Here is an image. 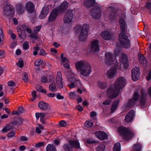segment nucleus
Masks as SVG:
<instances>
[{"mask_svg":"<svg viewBox=\"0 0 151 151\" xmlns=\"http://www.w3.org/2000/svg\"><path fill=\"white\" fill-rule=\"evenodd\" d=\"M5 51L3 50H0V58H3L4 56Z\"/></svg>","mask_w":151,"mask_h":151,"instance_id":"052dcab7","label":"nucleus"},{"mask_svg":"<svg viewBox=\"0 0 151 151\" xmlns=\"http://www.w3.org/2000/svg\"><path fill=\"white\" fill-rule=\"evenodd\" d=\"M49 89L53 92H55L57 91L56 87L54 83L52 82L50 84Z\"/></svg>","mask_w":151,"mask_h":151,"instance_id":"72a5a7b5","label":"nucleus"},{"mask_svg":"<svg viewBox=\"0 0 151 151\" xmlns=\"http://www.w3.org/2000/svg\"><path fill=\"white\" fill-rule=\"evenodd\" d=\"M14 13V9L12 5H7L4 6L3 11V14L4 16L12 17Z\"/></svg>","mask_w":151,"mask_h":151,"instance_id":"6e6552de","label":"nucleus"},{"mask_svg":"<svg viewBox=\"0 0 151 151\" xmlns=\"http://www.w3.org/2000/svg\"><path fill=\"white\" fill-rule=\"evenodd\" d=\"M59 124L60 126L62 127H64L67 125V123L64 120H62L59 122Z\"/></svg>","mask_w":151,"mask_h":151,"instance_id":"4d7b16f0","label":"nucleus"},{"mask_svg":"<svg viewBox=\"0 0 151 151\" xmlns=\"http://www.w3.org/2000/svg\"><path fill=\"white\" fill-rule=\"evenodd\" d=\"M25 7L29 13L33 12L35 8L33 4L30 1H28L26 3Z\"/></svg>","mask_w":151,"mask_h":151,"instance_id":"5701e85b","label":"nucleus"},{"mask_svg":"<svg viewBox=\"0 0 151 151\" xmlns=\"http://www.w3.org/2000/svg\"><path fill=\"white\" fill-rule=\"evenodd\" d=\"M118 131L127 140L130 139L135 135L133 130L129 128L120 127L118 129Z\"/></svg>","mask_w":151,"mask_h":151,"instance_id":"20e7f679","label":"nucleus"},{"mask_svg":"<svg viewBox=\"0 0 151 151\" xmlns=\"http://www.w3.org/2000/svg\"><path fill=\"white\" fill-rule=\"evenodd\" d=\"M121 150L120 144L119 142L116 143L114 145L113 151H120Z\"/></svg>","mask_w":151,"mask_h":151,"instance_id":"58836bf2","label":"nucleus"},{"mask_svg":"<svg viewBox=\"0 0 151 151\" xmlns=\"http://www.w3.org/2000/svg\"><path fill=\"white\" fill-rule=\"evenodd\" d=\"M37 92L35 91H33L32 92L31 95L32 97V98L31 99V100L32 101H34L37 97Z\"/></svg>","mask_w":151,"mask_h":151,"instance_id":"09e8293b","label":"nucleus"},{"mask_svg":"<svg viewBox=\"0 0 151 151\" xmlns=\"http://www.w3.org/2000/svg\"><path fill=\"white\" fill-rule=\"evenodd\" d=\"M68 5V4L66 1L63 2L62 3L58 10V12L61 13H63L67 9Z\"/></svg>","mask_w":151,"mask_h":151,"instance_id":"4be33fe9","label":"nucleus"},{"mask_svg":"<svg viewBox=\"0 0 151 151\" xmlns=\"http://www.w3.org/2000/svg\"><path fill=\"white\" fill-rule=\"evenodd\" d=\"M106 93L107 97H108L109 98V99H107V100H106L104 101L103 102V105H109V104H110L111 103V99L114 98H110L109 97V96H108V95L107 94V91L106 92Z\"/></svg>","mask_w":151,"mask_h":151,"instance_id":"a18cd8bd","label":"nucleus"},{"mask_svg":"<svg viewBox=\"0 0 151 151\" xmlns=\"http://www.w3.org/2000/svg\"><path fill=\"white\" fill-rule=\"evenodd\" d=\"M125 17L120 18L119 24L120 29V33L119 35V40L122 46L125 48H129L131 45L128 37L125 35L126 32L127 24Z\"/></svg>","mask_w":151,"mask_h":151,"instance_id":"f03ea898","label":"nucleus"},{"mask_svg":"<svg viewBox=\"0 0 151 151\" xmlns=\"http://www.w3.org/2000/svg\"><path fill=\"white\" fill-rule=\"evenodd\" d=\"M139 98V95L138 93L137 92H135L134 93L133 98L128 102V106L131 107L134 106L136 104Z\"/></svg>","mask_w":151,"mask_h":151,"instance_id":"2eb2a0df","label":"nucleus"},{"mask_svg":"<svg viewBox=\"0 0 151 151\" xmlns=\"http://www.w3.org/2000/svg\"><path fill=\"white\" fill-rule=\"evenodd\" d=\"M11 129V127L9 125H6L1 130V132L4 133L9 131Z\"/></svg>","mask_w":151,"mask_h":151,"instance_id":"37998d69","label":"nucleus"},{"mask_svg":"<svg viewBox=\"0 0 151 151\" xmlns=\"http://www.w3.org/2000/svg\"><path fill=\"white\" fill-rule=\"evenodd\" d=\"M64 96L61 95L60 93H58L56 96V98L59 99H62L64 98Z\"/></svg>","mask_w":151,"mask_h":151,"instance_id":"774afa93","label":"nucleus"},{"mask_svg":"<svg viewBox=\"0 0 151 151\" xmlns=\"http://www.w3.org/2000/svg\"><path fill=\"white\" fill-rule=\"evenodd\" d=\"M91 50L95 52H98L100 50L99 41L97 40H92L89 45Z\"/></svg>","mask_w":151,"mask_h":151,"instance_id":"f8f14e48","label":"nucleus"},{"mask_svg":"<svg viewBox=\"0 0 151 151\" xmlns=\"http://www.w3.org/2000/svg\"><path fill=\"white\" fill-rule=\"evenodd\" d=\"M56 86L59 88H62L63 87V82L62 75L60 72H58L56 79Z\"/></svg>","mask_w":151,"mask_h":151,"instance_id":"dca6fc26","label":"nucleus"},{"mask_svg":"<svg viewBox=\"0 0 151 151\" xmlns=\"http://www.w3.org/2000/svg\"><path fill=\"white\" fill-rule=\"evenodd\" d=\"M95 2V0H86L85 2V5L87 7H90Z\"/></svg>","mask_w":151,"mask_h":151,"instance_id":"7c9ffc66","label":"nucleus"},{"mask_svg":"<svg viewBox=\"0 0 151 151\" xmlns=\"http://www.w3.org/2000/svg\"><path fill=\"white\" fill-rule=\"evenodd\" d=\"M113 8L112 7H109L108 8V11H111L110 15L109 17V19L110 23H115L117 21L116 16L114 13L113 12Z\"/></svg>","mask_w":151,"mask_h":151,"instance_id":"f3484780","label":"nucleus"},{"mask_svg":"<svg viewBox=\"0 0 151 151\" xmlns=\"http://www.w3.org/2000/svg\"><path fill=\"white\" fill-rule=\"evenodd\" d=\"M133 148L135 151H142V145L140 143H137L135 144Z\"/></svg>","mask_w":151,"mask_h":151,"instance_id":"473e14b6","label":"nucleus"},{"mask_svg":"<svg viewBox=\"0 0 151 151\" xmlns=\"http://www.w3.org/2000/svg\"><path fill=\"white\" fill-rule=\"evenodd\" d=\"M41 26H38L34 28V31L35 32H36L39 31L41 29Z\"/></svg>","mask_w":151,"mask_h":151,"instance_id":"e2e57ef3","label":"nucleus"},{"mask_svg":"<svg viewBox=\"0 0 151 151\" xmlns=\"http://www.w3.org/2000/svg\"><path fill=\"white\" fill-rule=\"evenodd\" d=\"M39 54L41 55H44L46 54V53L44 49H42L40 50Z\"/></svg>","mask_w":151,"mask_h":151,"instance_id":"69168bd1","label":"nucleus"},{"mask_svg":"<svg viewBox=\"0 0 151 151\" xmlns=\"http://www.w3.org/2000/svg\"><path fill=\"white\" fill-rule=\"evenodd\" d=\"M36 89L39 92H41L44 93H45L46 92V90L45 89H43L42 87L39 85L36 86Z\"/></svg>","mask_w":151,"mask_h":151,"instance_id":"c03bdc74","label":"nucleus"},{"mask_svg":"<svg viewBox=\"0 0 151 151\" xmlns=\"http://www.w3.org/2000/svg\"><path fill=\"white\" fill-rule=\"evenodd\" d=\"M98 84L99 88L101 89H104L106 88L107 86V83L103 81H98Z\"/></svg>","mask_w":151,"mask_h":151,"instance_id":"2f4dec72","label":"nucleus"},{"mask_svg":"<svg viewBox=\"0 0 151 151\" xmlns=\"http://www.w3.org/2000/svg\"><path fill=\"white\" fill-rule=\"evenodd\" d=\"M46 151H56L55 148L53 144H49L46 147Z\"/></svg>","mask_w":151,"mask_h":151,"instance_id":"e433bc0d","label":"nucleus"},{"mask_svg":"<svg viewBox=\"0 0 151 151\" xmlns=\"http://www.w3.org/2000/svg\"><path fill=\"white\" fill-rule=\"evenodd\" d=\"M126 80L122 77L118 78L114 84L111 85L107 90V94L109 97L115 98L119 95L120 91L124 86Z\"/></svg>","mask_w":151,"mask_h":151,"instance_id":"f257e3e1","label":"nucleus"},{"mask_svg":"<svg viewBox=\"0 0 151 151\" xmlns=\"http://www.w3.org/2000/svg\"><path fill=\"white\" fill-rule=\"evenodd\" d=\"M17 9L18 13L20 14L22 13L24 11V8L21 5L17 6Z\"/></svg>","mask_w":151,"mask_h":151,"instance_id":"8fccbe9b","label":"nucleus"},{"mask_svg":"<svg viewBox=\"0 0 151 151\" xmlns=\"http://www.w3.org/2000/svg\"><path fill=\"white\" fill-rule=\"evenodd\" d=\"M134 116V111L133 110L130 111L126 116L125 120L127 123L131 122Z\"/></svg>","mask_w":151,"mask_h":151,"instance_id":"412c9836","label":"nucleus"},{"mask_svg":"<svg viewBox=\"0 0 151 151\" xmlns=\"http://www.w3.org/2000/svg\"><path fill=\"white\" fill-rule=\"evenodd\" d=\"M119 103L118 100L115 101L113 103L111 109V112L113 113L117 109Z\"/></svg>","mask_w":151,"mask_h":151,"instance_id":"cd10ccee","label":"nucleus"},{"mask_svg":"<svg viewBox=\"0 0 151 151\" xmlns=\"http://www.w3.org/2000/svg\"><path fill=\"white\" fill-rule=\"evenodd\" d=\"M86 33L81 31L78 37L80 41H84L86 40L88 35V34Z\"/></svg>","mask_w":151,"mask_h":151,"instance_id":"bb28decb","label":"nucleus"},{"mask_svg":"<svg viewBox=\"0 0 151 151\" xmlns=\"http://www.w3.org/2000/svg\"><path fill=\"white\" fill-rule=\"evenodd\" d=\"M101 35L103 38L106 40H110L111 37V33L106 31H103L101 34Z\"/></svg>","mask_w":151,"mask_h":151,"instance_id":"b1692460","label":"nucleus"},{"mask_svg":"<svg viewBox=\"0 0 151 151\" xmlns=\"http://www.w3.org/2000/svg\"><path fill=\"white\" fill-rule=\"evenodd\" d=\"M23 46L24 49H27L29 48V45L28 42L27 41L25 42L23 44Z\"/></svg>","mask_w":151,"mask_h":151,"instance_id":"6e6d98bb","label":"nucleus"},{"mask_svg":"<svg viewBox=\"0 0 151 151\" xmlns=\"http://www.w3.org/2000/svg\"><path fill=\"white\" fill-rule=\"evenodd\" d=\"M42 62V60L39 59L35 62V65L36 66H38L41 65Z\"/></svg>","mask_w":151,"mask_h":151,"instance_id":"3c124183","label":"nucleus"},{"mask_svg":"<svg viewBox=\"0 0 151 151\" xmlns=\"http://www.w3.org/2000/svg\"><path fill=\"white\" fill-rule=\"evenodd\" d=\"M111 65H113L114 67L108 69L105 73V76L107 78L109 79H112L114 78L116 76L117 73L116 68H117L118 65H114V64H113Z\"/></svg>","mask_w":151,"mask_h":151,"instance_id":"0eeeda50","label":"nucleus"},{"mask_svg":"<svg viewBox=\"0 0 151 151\" xmlns=\"http://www.w3.org/2000/svg\"><path fill=\"white\" fill-rule=\"evenodd\" d=\"M8 85L9 86L13 87L14 86L15 83L13 81H11L8 82Z\"/></svg>","mask_w":151,"mask_h":151,"instance_id":"bf43d9fd","label":"nucleus"},{"mask_svg":"<svg viewBox=\"0 0 151 151\" xmlns=\"http://www.w3.org/2000/svg\"><path fill=\"white\" fill-rule=\"evenodd\" d=\"M73 18V14L72 11L68 10L65 13L63 21L66 23H70Z\"/></svg>","mask_w":151,"mask_h":151,"instance_id":"1a4fd4ad","label":"nucleus"},{"mask_svg":"<svg viewBox=\"0 0 151 151\" xmlns=\"http://www.w3.org/2000/svg\"><path fill=\"white\" fill-rule=\"evenodd\" d=\"M70 82V83L68 84V86L70 88H74L75 86L74 83L73 81H71Z\"/></svg>","mask_w":151,"mask_h":151,"instance_id":"0e129e2a","label":"nucleus"},{"mask_svg":"<svg viewBox=\"0 0 151 151\" xmlns=\"http://www.w3.org/2000/svg\"><path fill=\"white\" fill-rule=\"evenodd\" d=\"M75 65L77 70L82 76H87L90 75L91 71V68L88 62L86 61H79L76 63Z\"/></svg>","mask_w":151,"mask_h":151,"instance_id":"7ed1b4c3","label":"nucleus"},{"mask_svg":"<svg viewBox=\"0 0 151 151\" xmlns=\"http://www.w3.org/2000/svg\"><path fill=\"white\" fill-rule=\"evenodd\" d=\"M140 76L139 69L137 67H135L132 70V78L133 81H135L137 80Z\"/></svg>","mask_w":151,"mask_h":151,"instance_id":"4468645a","label":"nucleus"},{"mask_svg":"<svg viewBox=\"0 0 151 151\" xmlns=\"http://www.w3.org/2000/svg\"><path fill=\"white\" fill-rule=\"evenodd\" d=\"M114 54L116 58H118L119 56V59L121 63L124 64L125 68H127L128 64L127 57L126 54L122 53L120 50L117 49L115 50Z\"/></svg>","mask_w":151,"mask_h":151,"instance_id":"39448f33","label":"nucleus"},{"mask_svg":"<svg viewBox=\"0 0 151 151\" xmlns=\"http://www.w3.org/2000/svg\"><path fill=\"white\" fill-rule=\"evenodd\" d=\"M49 83L54 80V76L52 73H50L47 76Z\"/></svg>","mask_w":151,"mask_h":151,"instance_id":"79ce46f5","label":"nucleus"},{"mask_svg":"<svg viewBox=\"0 0 151 151\" xmlns=\"http://www.w3.org/2000/svg\"><path fill=\"white\" fill-rule=\"evenodd\" d=\"M58 13L57 9H55L53 10L49 16L48 20L49 22H52L54 21L56 18Z\"/></svg>","mask_w":151,"mask_h":151,"instance_id":"a211bd4d","label":"nucleus"},{"mask_svg":"<svg viewBox=\"0 0 151 151\" xmlns=\"http://www.w3.org/2000/svg\"><path fill=\"white\" fill-rule=\"evenodd\" d=\"M30 37L31 38L36 40L38 38V36L36 32L32 33L31 34Z\"/></svg>","mask_w":151,"mask_h":151,"instance_id":"603ef678","label":"nucleus"},{"mask_svg":"<svg viewBox=\"0 0 151 151\" xmlns=\"http://www.w3.org/2000/svg\"><path fill=\"white\" fill-rule=\"evenodd\" d=\"M87 142L88 143L91 144L96 142L95 141L91 138H88L87 140Z\"/></svg>","mask_w":151,"mask_h":151,"instance_id":"13d9d810","label":"nucleus"},{"mask_svg":"<svg viewBox=\"0 0 151 151\" xmlns=\"http://www.w3.org/2000/svg\"><path fill=\"white\" fill-rule=\"evenodd\" d=\"M91 13L94 19H99L101 16V9L100 7H97L91 11Z\"/></svg>","mask_w":151,"mask_h":151,"instance_id":"ddd939ff","label":"nucleus"},{"mask_svg":"<svg viewBox=\"0 0 151 151\" xmlns=\"http://www.w3.org/2000/svg\"><path fill=\"white\" fill-rule=\"evenodd\" d=\"M39 107L42 110H46L49 107V104L43 101H40L38 103Z\"/></svg>","mask_w":151,"mask_h":151,"instance_id":"a878e982","label":"nucleus"},{"mask_svg":"<svg viewBox=\"0 0 151 151\" xmlns=\"http://www.w3.org/2000/svg\"><path fill=\"white\" fill-rule=\"evenodd\" d=\"M105 58L102 61L106 64L109 65H112L114 64V65H118L117 59L115 58L113 60V55L110 52H107L105 55Z\"/></svg>","mask_w":151,"mask_h":151,"instance_id":"423d86ee","label":"nucleus"},{"mask_svg":"<svg viewBox=\"0 0 151 151\" xmlns=\"http://www.w3.org/2000/svg\"><path fill=\"white\" fill-rule=\"evenodd\" d=\"M70 146L75 147L78 148L80 147V144L76 140H72L70 141Z\"/></svg>","mask_w":151,"mask_h":151,"instance_id":"c756f323","label":"nucleus"},{"mask_svg":"<svg viewBox=\"0 0 151 151\" xmlns=\"http://www.w3.org/2000/svg\"><path fill=\"white\" fill-rule=\"evenodd\" d=\"M145 7L149 9L151 8V3L150 1L147 2L145 5Z\"/></svg>","mask_w":151,"mask_h":151,"instance_id":"680f3d73","label":"nucleus"},{"mask_svg":"<svg viewBox=\"0 0 151 151\" xmlns=\"http://www.w3.org/2000/svg\"><path fill=\"white\" fill-rule=\"evenodd\" d=\"M49 12V8L47 6H44L40 14L39 18L40 19L44 18Z\"/></svg>","mask_w":151,"mask_h":151,"instance_id":"aec40b11","label":"nucleus"},{"mask_svg":"<svg viewBox=\"0 0 151 151\" xmlns=\"http://www.w3.org/2000/svg\"><path fill=\"white\" fill-rule=\"evenodd\" d=\"M17 65L20 68H22L24 64L22 59H19L17 63Z\"/></svg>","mask_w":151,"mask_h":151,"instance_id":"864d4df0","label":"nucleus"},{"mask_svg":"<svg viewBox=\"0 0 151 151\" xmlns=\"http://www.w3.org/2000/svg\"><path fill=\"white\" fill-rule=\"evenodd\" d=\"M116 122L114 118H112L109 119L108 120V122L109 124H111L113 123H115Z\"/></svg>","mask_w":151,"mask_h":151,"instance_id":"338daca9","label":"nucleus"},{"mask_svg":"<svg viewBox=\"0 0 151 151\" xmlns=\"http://www.w3.org/2000/svg\"><path fill=\"white\" fill-rule=\"evenodd\" d=\"M67 78L68 81L70 82L73 81L75 85L77 86H80L81 85L80 81L79 80L76 78L74 77V74L72 73H68L66 74Z\"/></svg>","mask_w":151,"mask_h":151,"instance_id":"9d476101","label":"nucleus"},{"mask_svg":"<svg viewBox=\"0 0 151 151\" xmlns=\"http://www.w3.org/2000/svg\"><path fill=\"white\" fill-rule=\"evenodd\" d=\"M69 95L70 99H74L76 96V91L70 92L69 93Z\"/></svg>","mask_w":151,"mask_h":151,"instance_id":"49530a36","label":"nucleus"},{"mask_svg":"<svg viewBox=\"0 0 151 151\" xmlns=\"http://www.w3.org/2000/svg\"><path fill=\"white\" fill-rule=\"evenodd\" d=\"M41 81L44 83H49L47 78H46L45 76L42 77L41 78Z\"/></svg>","mask_w":151,"mask_h":151,"instance_id":"5fc2aeb1","label":"nucleus"},{"mask_svg":"<svg viewBox=\"0 0 151 151\" xmlns=\"http://www.w3.org/2000/svg\"><path fill=\"white\" fill-rule=\"evenodd\" d=\"M106 148L105 145L104 144H100L98 145L96 149V151H104Z\"/></svg>","mask_w":151,"mask_h":151,"instance_id":"f704fd0d","label":"nucleus"},{"mask_svg":"<svg viewBox=\"0 0 151 151\" xmlns=\"http://www.w3.org/2000/svg\"><path fill=\"white\" fill-rule=\"evenodd\" d=\"M64 54H62L61 55L60 58L61 59V63L62 65L65 63H69L68 59L66 58L64 56Z\"/></svg>","mask_w":151,"mask_h":151,"instance_id":"c9c22d12","label":"nucleus"},{"mask_svg":"<svg viewBox=\"0 0 151 151\" xmlns=\"http://www.w3.org/2000/svg\"><path fill=\"white\" fill-rule=\"evenodd\" d=\"M89 30V26L87 24H84L83 25H78L76 26L75 28V33L77 34V33L81 31L84 32H86V33H88Z\"/></svg>","mask_w":151,"mask_h":151,"instance_id":"9b49d317","label":"nucleus"},{"mask_svg":"<svg viewBox=\"0 0 151 151\" xmlns=\"http://www.w3.org/2000/svg\"><path fill=\"white\" fill-rule=\"evenodd\" d=\"M44 129V127L43 126L38 124L37 125L36 128V132L38 134H40L42 131Z\"/></svg>","mask_w":151,"mask_h":151,"instance_id":"4c0bfd02","label":"nucleus"},{"mask_svg":"<svg viewBox=\"0 0 151 151\" xmlns=\"http://www.w3.org/2000/svg\"><path fill=\"white\" fill-rule=\"evenodd\" d=\"M95 135L99 139L103 140L107 138L108 135L103 131H98L95 132Z\"/></svg>","mask_w":151,"mask_h":151,"instance_id":"6ab92c4d","label":"nucleus"},{"mask_svg":"<svg viewBox=\"0 0 151 151\" xmlns=\"http://www.w3.org/2000/svg\"><path fill=\"white\" fill-rule=\"evenodd\" d=\"M46 114L45 113H36L35 114L36 117L37 119L40 118V119L42 123L43 124H45V122L44 119V118L45 115Z\"/></svg>","mask_w":151,"mask_h":151,"instance_id":"393cba45","label":"nucleus"},{"mask_svg":"<svg viewBox=\"0 0 151 151\" xmlns=\"http://www.w3.org/2000/svg\"><path fill=\"white\" fill-rule=\"evenodd\" d=\"M145 96L143 91H142L141 97L140 101V105L142 106L143 105L145 102Z\"/></svg>","mask_w":151,"mask_h":151,"instance_id":"ea45409f","label":"nucleus"},{"mask_svg":"<svg viewBox=\"0 0 151 151\" xmlns=\"http://www.w3.org/2000/svg\"><path fill=\"white\" fill-rule=\"evenodd\" d=\"M138 58L140 63L144 66L146 65L147 62L144 56L142 55H139Z\"/></svg>","mask_w":151,"mask_h":151,"instance_id":"c85d7f7f","label":"nucleus"},{"mask_svg":"<svg viewBox=\"0 0 151 151\" xmlns=\"http://www.w3.org/2000/svg\"><path fill=\"white\" fill-rule=\"evenodd\" d=\"M22 79L25 82H27L28 81V75L26 73H23Z\"/></svg>","mask_w":151,"mask_h":151,"instance_id":"de8ad7c7","label":"nucleus"},{"mask_svg":"<svg viewBox=\"0 0 151 151\" xmlns=\"http://www.w3.org/2000/svg\"><path fill=\"white\" fill-rule=\"evenodd\" d=\"M93 122L91 120L87 121L84 123V125L87 127H90L93 125Z\"/></svg>","mask_w":151,"mask_h":151,"instance_id":"a19ab883","label":"nucleus"}]
</instances>
